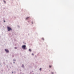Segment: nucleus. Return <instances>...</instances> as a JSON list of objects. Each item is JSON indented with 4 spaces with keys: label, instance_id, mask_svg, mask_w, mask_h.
Listing matches in <instances>:
<instances>
[{
    "label": "nucleus",
    "instance_id": "obj_9",
    "mask_svg": "<svg viewBox=\"0 0 74 74\" xmlns=\"http://www.w3.org/2000/svg\"><path fill=\"white\" fill-rule=\"evenodd\" d=\"M49 67H50V68H51V66H49Z\"/></svg>",
    "mask_w": 74,
    "mask_h": 74
},
{
    "label": "nucleus",
    "instance_id": "obj_5",
    "mask_svg": "<svg viewBox=\"0 0 74 74\" xmlns=\"http://www.w3.org/2000/svg\"><path fill=\"white\" fill-rule=\"evenodd\" d=\"M29 18V17H28L26 18V19H28Z\"/></svg>",
    "mask_w": 74,
    "mask_h": 74
},
{
    "label": "nucleus",
    "instance_id": "obj_6",
    "mask_svg": "<svg viewBox=\"0 0 74 74\" xmlns=\"http://www.w3.org/2000/svg\"><path fill=\"white\" fill-rule=\"evenodd\" d=\"M40 71H41V68H40Z\"/></svg>",
    "mask_w": 74,
    "mask_h": 74
},
{
    "label": "nucleus",
    "instance_id": "obj_4",
    "mask_svg": "<svg viewBox=\"0 0 74 74\" xmlns=\"http://www.w3.org/2000/svg\"><path fill=\"white\" fill-rule=\"evenodd\" d=\"M29 52H31V51H32V50L30 49H29Z\"/></svg>",
    "mask_w": 74,
    "mask_h": 74
},
{
    "label": "nucleus",
    "instance_id": "obj_3",
    "mask_svg": "<svg viewBox=\"0 0 74 74\" xmlns=\"http://www.w3.org/2000/svg\"><path fill=\"white\" fill-rule=\"evenodd\" d=\"M22 48H23V49H25V48H26V45H23L22 47Z\"/></svg>",
    "mask_w": 74,
    "mask_h": 74
},
{
    "label": "nucleus",
    "instance_id": "obj_12",
    "mask_svg": "<svg viewBox=\"0 0 74 74\" xmlns=\"http://www.w3.org/2000/svg\"><path fill=\"white\" fill-rule=\"evenodd\" d=\"M32 23L33 24V21L32 22Z\"/></svg>",
    "mask_w": 74,
    "mask_h": 74
},
{
    "label": "nucleus",
    "instance_id": "obj_2",
    "mask_svg": "<svg viewBox=\"0 0 74 74\" xmlns=\"http://www.w3.org/2000/svg\"><path fill=\"white\" fill-rule=\"evenodd\" d=\"M5 51L6 53H8L9 52V51L8 50V49H5Z\"/></svg>",
    "mask_w": 74,
    "mask_h": 74
},
{
    "label": "nucleus",
    "instance_id": "obj_11",
    "mask_svg": "<svg viewBox=\"0 0 74 74\" xmlns=\"http://www.w3.org/2000/svg\"><path fill=\"white\" fill-rule=\"evenodd\" d=\"M4 22H5V21H4Z\"/></svg>",
    "mask_w": 74,
    "mask_h": 74
},
{
    "label": "nucleus",
    "instance_id": "obj_10",
    "mask_svg": "<svg viewBox=\"0 0 74 74\" xmlns=\"http://www.w3.org/2000/svg\"><path fill=\"white\" fill-rule=\"evenodd\" d=\"M32 55H34V54H33V53H32Z\"/></svg>",
    "mask_w": 74,
    "mask_h": 74
},
{
    "label": "nucleus",
    "instance_id": "obj_1",
    "mask_svg": "<svg viewBox=\"0 0 74 74\" xmlns=\"http://www.w3.org/2000/svg\"><path fill=\"white\" fill-rule=\"evenodd\" d=\"M7 29L8 30V31H10V30H12L11 29V28H10V27H8Z\"/></svg>",
    "mask_w": 74,
    "mask_h": 74
},
{
    "label": "nucleus",
    "instance_id": "obj_13",
    "mask_svg": "<svg viewBox=\"0 0 74 74\" xmlns=\"http://www.w3.org/2000/svg\"><path fill=\"white\" fill-rule=\"evenodd\" d=\"M42 40H44V38H42Z\"/></svg>",
    "mask_w": 74,
    "mask_h": 74
},
{
    "label": "nucleus",
    "instance_id": "obj_8",
    "mask_svg": "<svg viewBox=\"0 0 74 74\" xmlns=\"http://www.w3.org/2000/svg\"><path fill=\"white\" fill-rule=\"evenodd\" d=\"M4 1L5 3V1Z\"/></svg>",
    "mask_w": 74,
    "mask_h": 74
},
{
    "label": "nucleus",
    "instance_id": "obj_7",
    "mask_svg": "<svg viewBox=\"0 0 74 74\" xmlns=\"http://www.w3.org/2000/svg\"><path fill=\"white\" fill-rule=\"evenodd\" d=\"M51 74H53V73L51 72Z\"/></svg>",
    "mask_w": 74,
    "mask_h": 74
}]
</instances>
